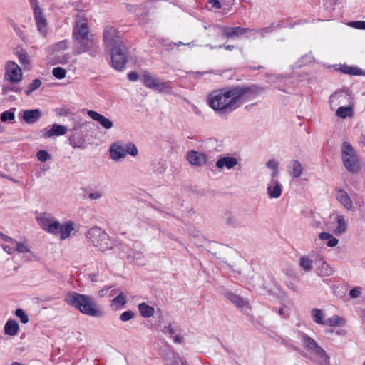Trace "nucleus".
<instances>
[{
	"instance_id": "1",
	"label": "nucleus",
	"mask_w": 365,
	"mask_h": 365,
	"mask_svg": "<svg viewBox=\"0 0 365 365\" xmlns=\"http://www.w3.org/2000/svg\"><path fill=\"white\" fill-rule=\"evenodd\" d=\"M257 86L233 88L212 91L207 97L208 104L219 115L230 113L240 106V99L246 93H257Z\"/></svg>"
},
{
	"instance_id": "2",
	"label": "nucleus",
	"mask_w": 365,
	"mask_h": 365,
	"mask_svg": "<svg viewBox=\"0 0 365 365\" xmlns=\"http://www.w3.org/2000/svg\"><path fill=\"white\" fill-rule=\"evenodd\" d=\"M72 38L75 54L88 52L90 56H94L98 53L97 41L90 32L87 19L81 14L76 15Z\"/></svg>"
},
{
	"instance_id": "3",
	"label": "nucleus",
	"mask_w": 365,
	"mask_h": 365,
	"mask_svg": "<svg viewBox=\"0 0 365 365\" xmlns=\"http://www.w3.org/2000/svg\"><path fill=\"white\" fill-rule=\"evenodd\" d=\"M65 301L84 314L95 317L103 315V312L98 308L94 299L89 295L71 292L67 294Z\"/></svg>"
},
{
	"instance_id": "4",
	"label": "nucleus",
	"mask_w": 365,
	"mask_h": 365,
	"mask_svg": "<svg viewBox=\"0 0 365 365\" xmlns=\"http://www.w3.org/2000/svg\"><path fill=\"white\" fill-rule=\"evenodd\" d=\"M88 242L101 251H106L113 247V241L101 228L93 227L87 232Z\"/></svg>"
},
{
	"instance_id": "5",
	"label": "nucleus",
	"mask_w": 365,
	"mask_h": 365,
	"mask_svg": "<svg viewBox=\"0 0 365 365\" xmlns=\"http://www.w3.org/2000/svg\"><path fill=\"white\" fill-rule=\"evenodd\" d=\"M341 159L348 171L355 173L359 170V159L352 145L348 142L342 144Z\"/></svg>"
},
{
	"instance_id": "6",
	"label": "nucleus",
	"mask_w": 365,
	"mask_h": 365,
	"mask_svg": "<svg viewBox=\"0 0 365 365\" xmlns=\"http://www.w3.org/2000/svg\"><path fill=\"white\" fill-rule=\"evenodd\" d=\"M110 158L114 161H119L126 157L128 154L131 156H136L138 153L135 145L131 142L122 144L120 142H115L111 144L110 149Z\"/></svg>"
},
{
	"instance_id": "7",
	"label": "nucleus",
	"mask_w": 365,
	"mask_h": 365,
	"mask_svg": "<svg viewBox=\"0 0 365 365\" xmlns=\"http://www.w3.org/2000/svg\"><path fill=\"white\" fill-rule=\"evenodd\" d=\"M141 80L145 87L155 90L159 93H170L172 87L169 82L162 81L159 78L144 71L141 75Z\"/></svg>"
},
{
	"instance_id": "8",
	"label": "nucleus",
	"mask_w": 365,
	"mask_h": 365,
	"mask_svg": "<svg viewBox=\"0 0 365 365\" xmlns=\"http://www.w3.org/2000/svg\"><path fill=\"white\" fill-rule=\"evenodd\" d=\"M111 53V65L113 68L121 71L128 61V50L123 42L108 48Z\"/></svg>"
},
{
	"instance_id": "9",
	"label": "nucleus",
	"mask_w": 365,
	"mask_h": 365,
	"mask_svg": "<svg viewBox=\"0 0 365 365\" xmlns=\"http://www.w3.org/2000/svg\"><path fill=\"white\" fill-rule=\"evenodd\" d=\"M160 354L164 365H188L185 357L170 348L162 350Z\"/></svg>"
},
{
	"instance_id": "10",
	"label": "nucleus",
	"mask_w": 365,
	"mask_h": 365,
	"mask_svg": "<svg viewBox=\"0 0 365 365\" xmlns=\"http://www.w3.org/2000/svg\"><path fill=\"white\" fill-rule=\"evenodd\" d=\"M22 79V72L19 66L14 61H8L6 64L4 81L17 83Z\"/></svg>"
},
{
	"instance_id": "11",
	"label": "nucleus",
	"mask_w": 365,
	"mask_h": 365,
	"mask_svg": "<svg viewBox=\"0 0 365 365\" xmlns=\"http://www.w3.org/2000/svg\"><path fill=\"white\" fill-rule=\"evenodd\" d=\"M103 39L107 49L123 42L117 34L116 29L110 25H107L104 28Z\"/></svg>"
},
{
	"instance_id": "12",
	"label": "nucleus",
	"mask_w": 365,
	"mask_h": 365,
	"mask_svg": "<svg viewBox=\"0 0 365 365\" xmlns=\"http://www.w3.org/2000/svg\"><path fill=\"white\" fill-rule=\"evenodd\" d=\"M329 103L331 105L335 106L339 104L354 105L353 99L350 92L346 91H338L331 94L329 97Z\"/></svg>"
},
{
	"instance_id": "13",
	"label": "nucleus",
	"mask_w": 365,
	"mask_h": 365,
	"mask_svg": "<svg viewBox=\"0 0 365 365\" xmlns=\"http://www.w3.org/2000/svg\"><path fill=\"white\" fill-rule=\"evenodd\" d=\"M34 19L37 29L43 37L48 33V23L41 9L36 4L34 6Z\"/></svg>"
},
{
	"instance_id": "14",
	"label": "nucleus",
	"mask_w": 365,
	"mask_h": 365,
	"mask_svg": "<svg viewBox=\"0 0 365 365\" xmlns=\"http://www.w3.org/2000/svg\"><path fill=\"white\" fill-rule=\"evenodd\" d=\"M309 351L314 356V361L319 365H329V356L318 344Z\"/></svg>"
},
{
	"instance_id": "15",
	"label": "nucleus",
	"mask_w": 365,
	"mask_h": 365,
	"mask_svg": "<svg viewBox=\"0 0 365 365\" xmlns=\"http://www.w3.org/2000/svg\"><path fill=\"white\" fill-rule=\"evenodd\" d=\"M222 293L223 296L232 303L236 307L242 309L243 307H248V302L244 300L240 295L223 288Z\"/></svg>"
},
{
	"instance_id": "16",
	"label": "nucleus",
	"mask_w": 365,
	"mask_h": 365,
	"mask_svg": "<svg viewBox=\"0 0 365 365\" xmlns=\"http://www.w3.org/2000/svg\"><path fill=\"white\" fill-rule=\"evenodd\" d=\"M188 162L195 166H202L207 162V155L205 153L190 150L187 153Z\"/></svg>"
},
{
	"instance_id": "17",
	"label": "nucleus",
	"mask_w": 365,
	"mask_h": 365,
	"mask_svg": "<svg viewBox=\"0 0 365 365\" xmlns=\"http://www.w3.org/2000/svg\"><path fill=\"white\" fill-rule=\"evenodd\" d=\"M87 115L93 120L98 122L99 125L106 130H110L113 127V121L96 111L89 110Z\"/></svg>"
},
{
	"instance_id": "18",
	"label": "nucleus",
	"mask_w": 365,
	"mask_h": 365,
	"mask_svg": "<svg viewBox=\"0 0 365 365\" xmlns=\"http://www.w3.org/2000/svg\"><path fill=\"white\" fill-rule=\"evenodd\" d=\"M67 128L61 125L54 124L51 128H46L42 130V138L47 139L54 136H61L66 133Z\"/></svg>"
},
{
	"instance_id": "19",
	"label": "nucleus",
	"mask_w": 365,
	"mask_h": 365,
	"mask_svg": "<svg viewBox=\"0 0 365 365\" xmlns=\"http://www.w3.org/2000/svg\"><path fill=\"white\" fill-rule=\"evenodd\" d=\"M267 190L269 198L277 199L282 195V185L278 180H271L267 184Z\"/></svg>"
},
{
	"instance_id": "20",
	"label": "nucleus",
	"mask_w": 365,
	"mask_h": 365,
	"mask_svg": "<svg viewBox=\"0 0 365 365\" xmlns=\"http://www.w3.org/2000/svg\"><path fill=\"white\" fill-rule=\"evenodd\" d=\"M222 31L223 36L227 38H234L244 35L246 30L245 27L241 26H224L222 27Z\"/></svg>"
},
{
	"instance_id": "21",
	"label": "nucleus",
	"mask_w": 365,
	"mask_h": 365,
	"mask_svg": "<svg viewBox=\"0 0 365 365\" xmlns=\"http://www.w3.org/2000/svg\"><path fill=\"white\" fill-rule=\"evenodd\" d=\"M238 164V160L236 158L232 156H225L219 158L215 163L218 169L226 168L227 170L233 168Z\"/></svg>"
},
{
	"instance_id": "22",
	"label": "nucleus",
	"mask_w": 365,
	"mask_h": 365,
	"mask_svg": "<svg viewBox=\"0 0 365 365\" xmlns=\"http://www.w3.org/2000/svg\"><path fill=\"white\" fill-rule=\"evenodd\" d=\"M41 117V112L39 109L25 110L22 118L28 124L36 123Z\"/></svg>"
},
{
	"instance_id": "23",
	"label": "nucleus",
	"mask_w": 365,
	"mask_h": 365,
	"mask_svg": "<svg viewBox=\"0 0 365 365\" xmlns=\"http://www.w3.org/2000/svg\"><path fill=\"white\" fill-rule=\"evenodd\" d=\"M288 172L290 176L293 178H299L303 173V166L302 163L297 160H292L288 165Z\"/></svg>"
},
{
	"instance_id": "24",
	"label": "nucleus",
	"mask_w": 365,
	"mask_h": 365,
	"mask_svg": "<svg viewBox=\"0 0 365 365\" xmlns=\"http://www.w3.org/2000/svg\"><path fill=\"white\" fill-rule=\"evenodd\" d=\"M336 197L337 200L347 210H350L353 208V202L350 197L344 190H339L336 192Z\"/></svg>"
},
{
	"instance_id": "25",
	"label": "nucleus",
	"mask_w": 365,
	"mask_h": 365,
	"mask_svg": "<svg viewBox=\"0 0 365 365\" xmlns=\"http://www.w3.org/2000/svg\"><path fill=\"white\" fill-rule=\"evenodd\" d=\"M317 274L322 277H329L334 272V269L322 259H319V265L317 269Z\"/></svg>"
},
{
	"instance_id": "26",
	"label": "nucleus",
	"mask_w": 365,
	"mask_h": 365,
	"mask_svg": "<svg viewBox=\"0 0 365 365\" xmlns=\"http://www.w3.org/2000/svg\"><path fill=\"white\" fill-rule=\"evenodd\" d=\"M297 337L299 339H300L303 346L308 351L312 349L315 345L317 344L314 339L311 338L307 334L301 331L297 332Z\"/></svg>"
},
{
	"instance_id": "27",
	"label": "nucleus",
	"mask_w": 365,
	"mask_h": 365,
	"mask_svg": "<svg viewBox=\"0 0 365 365\" xmlns=\"http://www.w3.org/2000/svg\"><path fill=\"white\" fill-rule=\"evenodd\" d=\"M162 331L164 334H168L170 338H173L175 343L180 344L182 341V337L178 334V329L173 327L171 324L165 326Z\"/></svg>"
},
{
	"instance_id": "28",
	"label": "nucleus",
	"mask_w": 365,
	"mask_h": 365,
	"mask_svg": "<svg viewBox=\"0 0 365 365\" xmlns=\"http://www.w3.org/2000/svg\"><path fill=\"white\" fill-rule=\"evenodd\" d=\"M36 220L38 225L45 231L53 220L51 215L45 212L36 216Z\"/></svg>"
},
{
	"instance_id": "29",
	"label": "nucleus",
	"mask_w": 365,
	"mask_h": 365,
	"mask_svg": "<svg viewBox=\"0 0 365 365\" xmlns=\"http://www.w3.org/2000/svg\"><path fill=\"white\" fill-rule=\"evenodd\" d=\"M74 229V224L72 222H67L64 224H61L58 234L60 235L61 240H66L70 237L71 232Z\"/></svg>"
},
{
	"instance_id": "30",
	"label": "nucleus",
	"mask_w": 365,
	"mask_h": 365,
	"mask_svg": "<svg viewBox=\"0 0 365 365\" xmlns=\"http://www.w3.org/2000/svg\"><path fill=\"white\" fill-rule=\"evenodd\" d=\"M127 258L130 262H134L138 265L145 264V260L143 259V255L142 252L130 250L127 255Z\"/></svg>"
},
{
	"instance_id": "31",
	"label": "nucleus",
	"mask_w": 365,
	"mask_h": 365,
	"mask_svg": "<svg viewBox=\"0 0 365 365\" xmlns=\"http://www.w3.org/2000/svg\"><path fill=\"white\" fill-rule=\"evenodd\" d=\"M340 71L345 74L353 75V76H362L364 75V71L362 69L356 67V66H350L346 64L341 65L340 66Z\"/></svg>"
},
{
	"instance_id": "32",
	"label": "nucleus",
	"mask_w": 365,
	"mask_h": 365,
	"mask_svg": "<svg viewBox=\"0 0 365 365\" xmlns=\"http://www.w3.org/2000/svg\"><path fill=\"white\" fill-rule=\"evenodd\" d=\"M138 310L140 315L145 318H149L153 316L155 313L154 308L145 302L140 303L138 305Z\"/></svg>"
},
{
	"instance_id": "33",
	"label": "nucleus",
	"mask_w": 365,
	"mask_h": 365,
	"mask_svg": "<svg viewBox=\"0 0 365 365\" xmlns=\"http://www.w3.org/2000/svg\"><path fill=\"white\" fill-rule=\"evenodd\" d=\"M345 323L346 320L343 317H341L336 314L333 315L324 321V325H328L330 327L343 326L345 324Z\"/></svg>"
},
{
	"instance_id": "34",
	"label": "nucleus",
	"mask_w": 365,
	"mask_h": 365,
	"mask_svg": "<svg viewBox=\"0 0 365 365\" xmlns=\"http://www.w3.org/2000/svg\"><path fill=\"white\" fill-rule=\"evenodd\" d=\"M353 106L354 105H346V106H340L336 110V115L341 118H346V117L352 116Z\"/></svg>"
},
{
	"instance_id": "35",
	"label": "nucleus",
	"mask_w": 365,
	"mask_h": 365,
	"mask_svg": "<svg viewBox=\"0 0 365 365\" xmlns=\"http://www.w3.org/2000/svg\"><path fill=\"white\" fill-rule=\"evenodd\" d=\"M19 330V324L15 320H9L4 327L5 333L10 336H14Z\"/></svg>"
},
{
	"instance_id": "36",
	"label": "nucleus",
	"mask_w": 365,
	"mask_h": 365,
	"mask_svg": "<svg viewBox=\"0 0 365 365\" xmlns=\"http://www.w3.org/2000/svg\"><path fill=\"white\" fill-rule=\"evenodd\" d=\"M68 143L73 148H81L83 141L81 139V134L75 133L71 135L68 138Z\"/></svg>"
},
{
	"instance_id": "37",
	"label": "nucleus",
	"mask_w": 365,
	"mask_h": 365,
	"mask_svg": "<svg viewBox=\"0 0 365 365\" xmlns=\"http://www.w3.org/2000/svg\"><path fill=\"white\" fill-rule=\"evenodd\" d=\"M311 316L315 323L324 325L325 319H324V314L322 310L317 308H314L311 311Z\"/></svg>"
},
{
	"instance_id": "38",
	"label": "nucleus",
	"mask_w": 365,
	"mask_h": 365,
	"mask_svg": "<svg viewBox=\"0 0 365 365\" xmlns=\"http://www.w3.org/2000/svg\"><path fill=\"white\" fill-rule=\"evenodd\" d=\"M280 26V24L273 23L267 27L258 29L259 34L261 36L262 38H264L267 36V34L272 33Z\"/></svg>"
},
{
	"instance_id": "39",
	"label": "nucleus",
	"mask_w": 365,
	"mask_h": 365,
	"mask_svg": "<svg viewBox=\"0 0 365 365\" xmlns=\"http://www.w3.org/2000/svg\"><path fill=\"white\" fill-rule=\"evenodd\" d=\"M299 266L305 272L312 270L313 265L312 261L307 256H303L299 259Z\"/></svg>"
},
{
	"instance_id": "40",
	"label": "nucleus",
	"mask_w": 365,
	"mask_h": 365,
	"mask_svg": "<svg viewBox=\"0 0 365 365\" xmlns=\"http://www.w3.org/2000/svg\"><path fill=\"white\" fill-rule=\"evenodd\" d=\"M15 110H16V108H11L8 110H6V111H4L3 113H1L0 115L1 121V122L13 121L15 118V114H14Z\"/></svg>"
},
{
	"instance_id": "41",
	"label": "nucleus",
	"mask_w": 365,
	"mask_h": 365,
	"mask_svg": "<svg viewBox=\"0 0 365 365\" xmlns=\"http://www.w3.org/2000/svg\"><path fill=\"white\" fill-rule=\"evenodd\" d=\"M22 88L19 86L14 85V83H10V84H3L2 86V94L7 95L10 91L15 93H20Z\"/></svg>"
},
{
	"instance_id": "42",
	"label": "nucleus",
	"mask_w": 365,
	"mask_h": 365,
	"mask_svg": "<svg viewBox=\"0 0 365 365\" xmlns=\"http://www.w3.org/2000/svg\"><path fill=\"white\" fill-rule=\"evenodd\" d=\"M41 85V81L38 78L34 79L32 83H31L27 89L25 91L26 96H30L35 90L38 89Z\"/></svg>"
},
{
	"instance_id": "43",
	"label": "nucleus",
	"mask_w": 365,
	"mask_h": 365,
	"mask_svg": "<svg viewBox=\"0 0 365 365\" xmlns=\"http://www.w3.org/2000/svg\"><path fill=\"white\" fill-rule=\"evenodd\" d=\"M61 223L57 220H53V222L47 227L46 232L52 235H58L60 230Z\"/></svg>"
},
{
	"instance_id": "44",
	"label": "nucleus",
	"mask_w": 365,
	"mask_h": 365,
	"mask_svg": "<svg viewBox=\"0 0 365 365\" xmlns=\"http://www.w3.org/2000/svg\"><path fill=\"white\" fill-rule=\"evenodd\" d=\"M346 230V222L342 215L337 217V230L339 233H343Z\"/></svg>"
},
{
	"instance_id": "45",
	"label": "nucleus",
	"mask_w": 365,
	"mask_h": 365,
	"mask_svg": "<svg viewBox=\"0 0 365 365\" xmlns=\"http://www.w3.org/2000/svg\"><path fill=\"white\" fill-rule=\"evenodd\" d=\"M53 76L57 79H63L65 78L66 71L61 67H55L52 70Z\"/></svg>"
},
{
	"instance_id": "46",
	"label": "nucleus",
	"mask_w": 365,
	"mask_h": 365,
	"mask_svg": "<svg viewBox=\"0 0 365 365\" xmlns=\"http://www.w3.org/2000/svg\"><path fill=\"white\" fill-rule=\"evenodd\" d=\"M165 170L166 165L163 161H160L153 165V171L157 174H163Z\"/></svg>"
},
{
	"instance_id": "47",
	"label": "nucleus",
	"mask_w": 365,
	"mask_h": 365,
	"mask_svg": "<svg viewBox=\"0 0 365 365\" xmlns=\"http://www.w3.org/2000/svg\"><path fill=\"white\" fill-rule=\"evenodd\" d=\"M36 157L41 162H46L51 158V155L46 150H43L38 151L36 153Z\"/></svg>"
},
{
	"instance_id": "48",
	"label": "nucleus",
	"mask_w": 365,
	"mask_h": 365,
	"mask_svg": "<svg viewBox=\"0 0 365 365\" xmlns=\"http://www.w3.org/2000/svg\"><path fill=\"white\" fill-rule=\"evenodd\" d=\"M245 34H244L247 38L255 39L259 34L258 29L245 28Z\"/></svg>"
},
{
	"instance_id": "49",
	"label": "nucleus",
	"mask_w": 365,
	"mask_h": 365,
	"mask_svg": "<svg viewBox=\"0 0 365 365\" xmlns=\"http://www.w3.org/2000/svg\"><path fill=\"white\" fill-rule=\"evenodd\" d=\"M15 314H16V317H18L20 319V321L23 324H26L29 322L28 315L26 314V312L23 309H17L15 312Z\"/></svg>"
},
{
	"instance_id": "50",
	"label": "nucleus",
	"mask_w": 365,
	"mask_h": 365,
	"mask_svg": "<svg viewBox=\"0 0 365 365\" xmlns=\"http://www.w3.org/2000/svg\"><path fill=\"white\" fill-rule=\"evenodd\" d=\"M134 316H135V314L132 311L128 310V311L123 312L120 315L119 318L122 322H128V321L132 319L134 317Z\"/></svg>"
},
{
	"instance_id": "51",
	"label": "nucleus",
	"mask_w": 365,
	"mask_h": 365,
	"mask_svg": "<svg viewBox=\"0 0 365 365\" xmlns=\"http://www.w3.org/2000/svg\"><path fill=\"white\" fill-rule=\"evenodd\" d=\"M348 25L354 29L365 30V21H350L348 24Z\"/></svg>"
},
{
	"instance_id": "52",
	"label": "nucleus",
	"mask_w": 365,
	"mask_h": 365,
	"mask_svg": "<svg viewBox=\"0 0 365 365\" xmlns=\"http://www.w3.org/2000/svg\"><path fill=\"white\" fill-rule=\"evenodd\" d=\"M67 47L68 41L66 40H63L56 43L53 47V50L55 51H61L66 49Z\"/></svg>"
},
{
	"instance_id": "53",
	"label": "nucleus",
	"mask_w": 365,
	"mask_h": 365,
	"mask_svg": "<svg viewBox=\"0 0 365 365\" xmlns=\"http://www.w3.org/2000/svg\"><path fill=\"white\" fill-rule=\"evenodd\" d=\"M361 290L362 289L360 287H354L349 292V297L352 299L358 298L361 294Z\"/></svg>"
},
{
	"instance_id": "54",
	"label": "nucleus",
	"mask_w": 365,
	"mask_h": 365,
	"mask_svg": "<svg viewBox=\"0 0 365 365\" xmlns=\"http://www.w3.org/2000/svg\"><path fill=\"white\" fill-rule=\"evenodd\" d=\"M112 302L123 307L126 303L125 297L122 293H120L112 300Z\"/></svg>"
},
{
	"instance_id": "55",
	"label": "nucleus",
	"mask_w": 365,
	"mask_h": 365,
	"mask_svg": "<svg viewBox=\"0 0 365 365\" xmlns=\"http://www.w3.org/2000/svg\"><path fill=\"white\" fill-rule=\"evenodd\" d=\"M103 197V192L101 190H96L88 193V198L91 200H97Z\"/></svg>"
},
{
	"instance_id": "56",
	"label": "nucleus",
	"mask_w": 365,
	"mask_h": 365,
	"mask_svg": "<svg viewBox=\"0 0 365 365\" xmlns=\"http://www.w3.org/2000/svg\"><path fill=\"white\" fill-rule=\"evenodd\" d=\"M313 59V57L311 54H306L303 56L300 61H298V66H302L309 62H311Z\"/></svg>"
},
{
	"instance_id": "57",
	"label": "nucleus",
	"mask_w": 365,
	"mask_h": 365,
	"mask_svg": "<svg viewBox=\"0 0 365 365\" xmlns=\"http://www.w3.org/2000/svg\"><path fill=\"white\" fill-rule=\"evenodd\" d=\"M14 244L16 245V250L18 252L26 253V252H29V249L24 244L18 242L17 241H16V242Z\"/></svg>"
},
{
	"instance_id": "58",
	"label": "nucleus",
	"mask_w": 365,
	"mask_h": 365,
	"mask_svg": "<svg viewBox=\"0 0 365 365\" xmlns=\"http://www.w3.org/2000/svg\"><path fill=\"white\" fill-rule=\"evenodd\" d=\"M19 62L22 65H27L29 63V59L26 52L21 53L18 55Z\"/></svg>"
},
{
	"instance_id": "59",
	"label": "nucleus",
	"mask_w": 365,
	"mask_h": 365,
	"mask_svg": "<svg viewBox=\"0 0 365 365\" xmlns=\"http://www.w3.org/2000/svg\"><path fill=\"white\" fill-rule=\"evenodd\" d=\"M278 314L281 315L282 317H284L285 318H288L289 316V312L287 308L285 307H281L278 310Z\"/></svg>"
},
{
	"instance_id": "60",
	"label": "nucleus",
	"mask_w": 365,
	"mask_h": 365,
	"mask_svg": "<svg viewBox=\"0 0 365 365\" xmlns=\"http://www.w3.org/2000/svg\"><path fill=\"white\" fill-rule=\"evenodd\" d=\"M267 167L270 168V169H272L273 170H277L278 169V164H277V163L275 160H269L267 163Z\"/></svg>"
},
{
	"instance_id": "61",
	"label": "nucleus",
	"mask_w": 365,
	"mask_h": 365,
	"mask_svg": "<svg viewBox=\"0 0 365 365\" xmlns=\"http://www.w3.org/2000/svg\"><path fill=\"white\" fill-rule=\"evenodd\" d=\"M128 78L130 81H136L139 78V75L134 71L128 73Z\"/></svg>"
},
{
	"instance_id": "62",
	"label": "nucleus",
	"mask_w": 365,
	"mask_h": 365,
	"mask_svg": "<svg viewBox=\"0 0 365 365\" xmlns=\"http://www.w3.org/2000/svg\"><path fill=\"white\" fill-rule=\"evenodd\" d=\"M339 240L335 238L333 235H331V238L329 239L327 242V246L328 247H335L338 244Z\"/></svg>"
},
{
	"instance_id": "63",
	"label": "nucleus",
	"mask_w": 365,
	"mask_h": 365,
	"mask_svg": "<svg viewBox=\"0 0 365 365\" xmlns=\"http://www.w3.org/2000/svg\"><path fill=\"white\" fill-rule=\"evenodd\" d=\"M70 58V56L68 54L63 55L61 57L58 58L57 63L61 64H64L68 62V60Z\"/></svg>"
},
{
	"instance_id": "64",
	"label": "nucleus",
	"mask_w": 365,
	"mask_h": 365,
	"mask_svg": "<svg viewBox=\"0 0 365 365\" xmlns=\"http://www.w3.org/2000/svg\"><path fill=\"white\" fill-rule=\"evenodd\" d=\"M209 4L212 6V8H221V4L219 0H209Z\"/></svg>"
}]
</instances>
